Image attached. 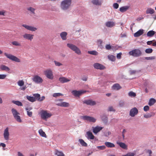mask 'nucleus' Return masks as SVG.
Wrapping results in <instances>:
<instances>
[{"mask_svg": "<svg viewBox=\"0 0 156 156\" xmlns=\"http://www.w3.org/2000/svg\"><path fill=\"white\" fill-rule=\"evenodd\" d=\"M71 0H64L61 4V8L63 10L68 9L71 4Z\"/></svg>", "mask_w": 156, "mask_h": 156, "instance_id": "f257e3e1", "label": "nucleus"}, {"mask_svg": "<svg viewBox=\"0 0 156 156\" xmlns=\"http://www.w3.org/2000/svg\"><path fill=\"white\" fill-rule=\"evenodd\" d=\"M67 46L71 49L78 55H80L81 52L80 49L75 45L71 44H67Z\"/></svg>", "mask_w": 156, "mask_h": 156, "instance_id": "f03ea898", "label": "nucleus"}, {"mask_svg": "<svg viewBox=\"0 0 156 156\" xmlns=\"http://www.w3.org/2000/svg\"><path fill=\"white\" fill-rule=\"evenodd\" d=\"M129 54L130 55L135 57H139L141 55L142 52L139 49H135L129 52Z\"/></svg>", "mask_w": 156, "mask_h": 156, "instance_id": "7ed1b4c3", "label": "nucleus"}, {"mask_svg": "<svg viewBox=\"0 0 156 156\" xmlns=\"http://www.w3.org/2000/svg\"><path fill=\"white\" fill-rule=\"evenodd\" d=\"M11 111L15 119L18 122H21L22 120L20 119V116L19 115H20V113L14 108L12 109Z\"/></svg>", "mask_w": 156, "mask_h": 156, "instance_id": "20e7f679", "label": "nucleus"}, {"mask_svg": "<svg viewBox=\"0 0 156 156\" xmlns=\"http://www.w3.org/2000/svg\"><path fill=\"white\" fill-rule=\"evenodd\" d=\"M41 115L42 119L46 120L47 119L50 117L52 114L51 113H48L46 111L42 110L41 112Z\"/></svg>", "mask_w": 156, "mask_h": 156, "instance_id": "39448f33", "label": "nucleus"}, {"mask_svg": "<svg viewBox=\"0 0 156 156\" xmlns=\"http://www.w3.org/2000/svg\"><path fill=\"white\" fill-rule=\"evenodd\" d=\"M44 74L46 77L52 80L54 78L52 71L50 69H47L44 71Z\"/></svg>", "mask_w": 156, "mask_h": 156, "instance_id": "423d86ee", "label": "nucleus"}, {"mask_svg": "<svg viewBox=\"0 0 156 156\" xmlns=\"http://www.w3.org/2000/svg\"><path fill=\"white\" fill-rule=\"evenodd\" d=\"M5 55L9 59L13 61L16 62H20V60L17 58L15 56H14L11 54H9L6 53H4Z\"/></svg>", "mask_w": 156, "mask_h": 156, "instance_id": "0eeeda50", "label": "nucleus"}, {"mask_svg": "<svg viewBox=\"0 0 156 156\" xmlns=\"http://www.w3.org/2000/svg\"><path fill=\"white\" fill-rule=\"evenodd\" d=\"M63 100L62 99H60L57 100L56 101V105L58 106L61 107H68L69 106V104L68 103L65 102H62Z\"/></svg>", "mask_w": 156, "mask_h": 156, "instance_id": "6e6552de", "label": "nucleus"}, {"mask_svg": "<svg viewBox=\"0 0 156 156\" xmlns=\"http://www.w3.org/2000/svg\"><path fill=\"white\" fill-rule=\"evenodd\" d=\"M33 81L36 83L40 84L43 81V79L37 75L34 76L32 79Z\"/></svg>", "mask_w": 156, "mask_h": 156, "instance_id": "1a4fd4ad", "label": "nucleus"}, {"mask_svg": "<svg viewBox=\"0 0 156 156\" xmlns=\"http://www.w3.org/2000/svg\"><path fill=\"white\" fill-rule=\"evenodd\" d=\"M86 91L81 90H73L72 91V94L75 97H79L80 95L85 93Z\"/></svg>", "mask_w": 156, "mask_h": 156, "instance_id": "9d476101", "label": "nucleus"}, {"mask_svg": "<svg viewBox=\"0 0 156 156\" xmlns=\"http://www.w3.org/2000/svg\"><path fill=\"white\" fill-rule=\"evenodd\" d=\"M9 128L7 127L4 129L3 133V136L5 140H8L9 139L10 134L9 132Z\"/></svg>", "mask_w": 156, "mask_h": 156, "instance_id": "9b49d317", "label": "nucleus"}, {"mask_svg": "<svg viewBox=\"0 0 156 156\" xmlns=\"http://www.w3.org/2000/svg\"><path fill=\"white\" fill-rule=\"evenodd\" d=\"M138 111L136 107L132 108L129 112V115L132 117H134L138 113Z\"/></svg>", "mask_w": 156, "mask_h": 156, "instance_id": "f8f14e48", "label": "nucleus"}, {"mask_svg": "<svg viewBox=\"0 0 156 156\" xmlns=\"http://www.w3.org/2000/svg\"><path fill=\"white\" fill-rule=\"evenodd\" d=\"M23 36L24 39L31 41L33 38L34 35L30 34L25 33Z\"/></svg>", "mask_w": 156, "mask_h": 156, "instance_id": "ddd939ff", "label": "nucleus"}, {"mask_svg": "<svg viewBox=\"0 0 156 156\" xmlns=\"http://www.w3.org/2000/svg\"><path fill=\"white\" fill-rule=\"evenodd\" d=\"M82 118L83 120H86L91 122H94L96 120V119L94 117L88 116H83Z\"/></svg>", "mask_w": 156, "mask_h": 156, "instance_id": "4468645a", "label": "nucleus"}, {"mask_svg": "<svg viewBox=\"0 0 156 156\" xmlns=\"http://www.w3.org/2000/svg\"><path fill=\"white\" fill-rule=\"evenodd\" d=\"M94 66L95 69H97L102 70L105 69V67L104 66L98 63H94Z\"/></svg>", "mask_w": 156, "mask_h": 156, "instance_id": "2eb2a0df", "label": "nucleus"}, {"mask_svg": "<svg viewBox=\"0 0 156 156\" xmlns=\"http://www.w3.org/2000/svg\"><path fill=\"white\" fill-rule=\"evenodd\" d=\"M22 26L27 30L32 31H35L37 29V28H36V27L31 26H28L26 24H23Z\"/></svg>", "mask_w": 156, "mask_h": 156, "instance_id": "dca6fc26", "label": "nucleus"}, {"mask_svg": "<svg viewBox=\"0 0 156 156\" xmlns=\"http://www.w3.org/2000/svg\"><path fill=\"white\" fill-rule=\"evenodd\" d=\"M33 96L36 99V100H37L39 101H41L44 100L45 99V97L44 96H42L41 98L40 97V94H33Z\"/></svg>", "mask_w": 156, "mask_h": 156, "instance_id": "f3484780", "label": "nucleus"}, {"mask_svg": "<svg viewBox=\"0 0 156 156\" xmlns=\"http://www.w3.org/2000/svg\"><path fill=\"white\" fill-rule=\"evenodd\" d=\"M103 128V127L99 126H97L95 127H93L92 129L93 132L95 134H96L100 131Z\"/></svg>", "mask_w": 156, "mask_h": 156, "instance_id": "a211bd4d", "label": "nucleus"}, {"mask_svg": "<svg viewBox=\"0 0 156 156\" xmlns=\"http://www.w3.org/2000/svg\"><path fill=\"white\" fill-rule=\"evenodd\" d=\"M87 137L88 139L93 140L95 136L90 131H87L86 133Z\"/></svg>", "mask_w": 156, "mask_h": 156, "instance_id": "6ab92c4d", "label": "nucleus"}, {"mask_svg": "<svg viewBox=\"0 0 156 156\" xmlns=\"http://www.w3.org/2000/svg\"><path fill=\"white\" fill-rule=\"evenodd\" d=\"M83 103L90 105H94L96 104L95 101L90 100L85 101H83Z\"/></svg>", "mask_w": 156, "mask_h": 156, "instance_id": "aec40b11", "label": "nucleus"}, {"mask_svg": "<svg viewBox=\"0 0 156 156\" xmlns=\"http://www.w3.org/2000/svg\"><path fill=\"white\" fill-rule=\"evenodd\" d=\"M115 23L113 21H108L105 23L106 26L108 27H112L115 25Z\"/></svg>", "mask_w": 156, "mask_h": 156, "instance_id": "412c9836", "label": "nucleus"}, {"mask_svg": "<svg viewBox=\"0 0 156 156\" xmlns=\"http://www.w3.org/2000/svg\"><path fill=\"white\" fill-rule=\"evenodd\" d=\"M143 33V29H140L137 32L134 33V36L136 37H138L142 35Z\"/></svg>", "mask_w": 156, "mask_h": 156, "instance_id": "4be33fe9", "label": "nucleus"}, {"mask_svg": "<svg viewBox=\"0 0 156 156\" xmlns=\"http://www.w3.org/2000/svg\"><path fill=\"white\" fill-rule=\"evenodd\" d=\"M105 146L109 148L114 147H115V145L114 144L109 142H105Z\"/></svg>", "mask_w": 156, "mask_h": 156, "instance_id": "5701e85b", "label": "nucleus"}, {"mask_svg": "<svg viewBox=\"0 0 156 156\" xmlns=\"http://www.w3.org/2000/svg\"><path fill=\"white\" fill-rule=\"evenodd\" d=\"M59 80L62 83H66L70 81V80L68 79L65 77H60L59 78Z\"/></svg>", "mask_w": 156, "mask_h": 156, "instance_id": "b1692460", "label": "nucleus"}, {"mask_svg": "<svg viewBox=\"0 0 156 156\" xmlns=\"http://www.w3.org/2000/svg\"><path fill=\"white\" fill-rule=\"evenodd\" d=\"M112 88L113 90H118L121 88V87L119 84L115 83L113 85Z\"/></svg>", "mask_w": 156, "mask_h": 156, "instance_id": "393cba45", "label": "nucleus"}, {"mask_svg": "<svg viewBox=\"0 0 156 156\" xmlns=\"http://www.w3.org/2000/svg\"><path fill=\"white\" fill-rule=\"evenodd\" d=\"M92 3L96 5H101L102 2V1L99 0H92Z\"/></svg>", "mask_w": 156, "mask_h": 156, "instance_id": "a878e982", "label": "nucleus"}, {"mask_svg": "<svg viewBox=\"0 0 156 156\" xmlns=\"http://www.w3.org/2000/svg\"><path fill=\"white\" fill-rule=\"evenodd\" d=\"M67 35V33L65 32H62L60 34L61 38L63 40H65L66 39Z\"/></svg>", "mask_w": 156, "mask_h": 156, "instance_id": "bb28decb", "label": "nucleus"}, {"mask_svg": "<svg viewBox=\"0 0 156 156\" xmlns=\"http://www.w3.org/2000/svg\"><path fill=\"white\" fill-rule=\"evenodd\" d=\"M117 144L122 148L124 149H126L127 148V146L124 143L117 142Z\"/></svg>", "mask_w": 156, "mask_h": 156, "instance_id": "cd10ccee", "label": "nucleus"}, {"mask_svg": "<svg viewBox=\"0 0 156 156\" xmlns=\"http://www.w3.org/2000/svg\"><path fill=\"white\" fill-rule=\"evenodd\" d=\"M128 6H123L120 8L119 10L121 12H124L127 11L129 8Z\"/></svg>", "mask_w": 156, "mask_h": 156, "instance_id": "c85d7f7f", "label": "nucleus"}, {"mask_svg": "<svg viewBox=\"0 0 156 156\" xmlns=\"http://www.w3.org/2000/svg\"><path fill=\"white\" fill-rule=\"evenodd\" d=\"M0 68L1 70L3 71H9L10 70L9 68L8 67L3 65L0 66Z\"/></svg>", "mask_w": 156, "mask_h": 156, "instance_id": "c756f323", "label": "nucleus"}, {"mask_svg": "<svg viewBox=\"0 0 156 156\" xmlns=\"http://www.w3.org/2000/svg\"><path fill=\"white\" fill-rule=\"evenodd\" d=\"M55 154L58 156H65V155L62 151H60L55 150Z\"/></svg>", "mask_w": 156, "mask_h": 156, "instance_id": "7c9ffc66", "label": "nucleus"}, {"mask_svg": "<svg viewBox=\"0 0 156 156\" xmlns=\"http://www.w3.org/2000/svg\"><path fill=\"white\" fill-rule=\"evenodd\" d=\"M154 10L151 8H147L146 11V13L147 14H152L154 13Z\"/></svg>", "mask_w": 156, "mask_h": 156, "instance_id": "2f4dec72", "label": "nucleus"}, {"mask_svg": "<svg viewBox=\"0 0 156 156\" xmlns=\"http://www.w3.org/2000/svg\"><path fill=\"white\" fill-rule=\"evenodd\" d=\"M26 98L28 100L31 102H34L36 101L35 98L33 97L27 96Z\"/></svg>", "mask_w": 156, "mask_h": 156, "instance_id": "473e14b6", "label": "nucleus"}, {"mask_svg": "<svg viewBox=\"0 0 156 156\" xmlns=\"http://www.w3.org/2000/svg\"><path fill=\"white\" fill-rule=\"evenodd\" d=\"M154 113H148L147 114H145L144 115V117L146 118H148L154 116Z\"/></svg>", "mask_w": 156, "mask_h": 156, "instance_id": "72a5a7b5", "label": "nucleus"}, {"mask_svg": "<svg viewBox=\"0 0 156 156\" xmlns=\"http://www.w3.org/2000/svg\"><path fill=\"white\" fill-rule=\"evenodd\" d=\"M38 132L41 136L46 137V135L45 132H44L42 129H40L39 130Z\"/></svg>", "mask_w": 156, "mask_h": 156, "instance_id": "f704fd0d", "label": "nucleus"}, {"mask_svg": "<svg viewBox=\"0 0 156 156\" xmlns=\"http://www.w3.org/2000/svg\"><path fill=\"white\" fill-rule=\"evenodd\" d=\"M156 102L155 100L153 98L151 99L149 101L148 105L150 106L153 105Z\"/></svg>", "mask_w": 156, "mask_h": 156, "instance_id": "c9c22d12", "label": "nucleus"}, {"mask_svg": "<svg viewBox=\"0 0 156 156\" xmlns=\"http://www.w3.org/2000/svg\"><path fill=\"white\" fill-rule=\"evenodd\" d=\"M108 59L114 62L115 60V57L113 55H108Z\"/></svg>", "mask_w": 156, "mask_h": 156, "instance_id": "e433bc0d", "label": "nucleus"}, {"mask_svg": "<svg viewBox=\"0 0 156 156\" xmlns=\"http://www.w3.org/2000/svg\"><path fill=\"white\" fill-rule=\"evenodd\" d=\"M81 144L83 146L87 147V144L82 139H80L79 140Z\"/></svg>", "mask_w": 156, "mask_h": 156, "instance_id": "4c0bfd02", "label": "nucleus"}, {"mask_svg": "<svg viewBox=\"0 0 156 156\" xmlns=\"http://www.w3.org/2000/svg\"><path fill=\"white\" fill-rule=\"evenodd\" d=\"M154 34L155 32L153 30H150L147 32V35L148 37H152L154 35Z\"/></svg>", "mask_w": 156, "mask_h": 156, "instance_id": "58836bf2", "label": "nucleus"}, {"mask_svg": "<svg viewBox=\"0 0 156 156\" xmlns=\"http://www.w3.org/2000/svg\"><path fill=\"white\" fill-rule=\"evenodd\" d=\"M12 102L14 104L18 106H22L23 104L22 103L18 101H13Z\"/></svg>", "mask_w": 156, "mask_h": 156, "instance_id": "ea45409f", "label": "nucleus"}, {"mask_svg": "<svg viewBox=\"0 0 156 156\" xmlns=\"http://www.w3.org/2000/svg\"><path fill=\"white\" fill-rule=\"evenodd\" d=\"M128 95L131 97H135L136 94L133 91H130L128 93Z\"/></svg>", "mask_w": 156, "mask_h": 156, "instance_id": "a19ab883", "label": "nucleus"}, {"mask_svg": "<svg viewBox=\"0 0 156 156\" xmlns=\"http://www.w3.org/2000/svg\"><path fill=\"white\" fill-rule=\"evenodd\" d=\"M88 53L91 55H97L98 54V52L95 51H88Z\"/></svg>", "mask_w": 156, "mask_h": 156, "instance_id": "79ce46f5", "label": "nucleus"}, {"mask_svg": "<svg viewBox=\"0 0 156 156\" xmlns=\"http://www.w3.org/2000/svg\"><path fill=\"white\" fill-rule=\"evenodd\" d=\"M27 10L30 11L33 14H35V9L33 7H30L27 8Z\"/></svg>", "mask_w": 156, "mask_h": 156, "instance_id": "37998d69", "label": "nucleus"}, {"mask_svg": "<svg viewBox=\"0 0 156 156\" xmlns=\"http://www.w3.org/2000/svg\"><path fill=\"white\" fill-rule=\"evenodd\" d=\"M63 95L61 93H55L53 94V96L54 97L56 98V97H59L60 96H63Z\"/></svg>", "mask_w": 156, "mask_h": 156, "instance_id": "c03bdc74", "label": "nucleus"}, {"mask_svg": "<svg viewBox=\"0 0 156 156\" xmlns=\"http://www.w3.org/2000/svg\"><path fill=\"white\" fill-rule=\"evenodd\" d=\"M152 49L151 48L147 49L145 50V52L148 54L151 53L152 52Z\"/></svg>", "mask_w": 156, "mask_h": 156, "instance_id": "a18cd8bd", "label": "nucleus"}, {"mask_svg": "<svg viewBox=\"0 0 156 156\" xmlns=\"http://www.w3.org/2000/svg\"><path fill=\"white\" fill-rule=\"evenodd\" d=\"M26 110L27 111V115H28L30 117H31L32 115V112L28 111V108H26Z\"/></svg>", "mask_w": 156, "mask_h": 156, "instance_id": "49530a36", "label": "nucleus"}, {"mask_svg": "<svg viewBox=\"0 0 156 156\" xmlns=\"http://www.w3.org/2000/svg\"><path fill=\"white\" fill-rule=\"evenodd\" d=\"M12 44L13 45H15L16 46H20L21 45L17 41H13L12 42Z\"/></svg>", "mask_w": 156, "mask_h": 156, "instance_id": "de8ad7c7", "label": "nucleus"}, {"mask_svg": "<svg viewBox=\"0 0 156 156\" xmlns=\"http://www.w3.org/2000/svg\"><path fill=\"white\" fill-rule=\"evenodd\" d=\"M54 62L55 64V65L56 66H59L62 65V64L60 62H57L56 61H54Z\"/></svg>", "mask_w": 156, "mask_h": 156, "instance_id": "09e8293b", "label": "nucleus"}, {"mask_svg": "<svg viewBox=\"0 0 156 156\" xmlns=\"http://www.w3.org/2000/svg\"><path fill=\"white\" fill-rule=\"evenodd\" d=\"M18 85L20 86H22L24 84V82L22 80H19L18 82Z\"/></svg>", "mask_w": 156, "mask_h": 156, "instance_id": "8fccbe9b", "label": "nucleus"}, {"mask_svg": "<svg viewBox=\"0 0 156 156\" xmlns=\"http://www.w3.org/2000/svg\"><path fill=\"white\" fill-rule=\"evenodd\" d=\"M108 111L115 112V110L113 108V107L112 106H110L108 107Z\"/></svg>", "mask_w": 156, "mask_h": 156, "instance_id": "3c124183", "label": "nucleus"}, {"mask_svg": "<svg viewBox=\"0 0 156 156\" xmlns=\"http://www.w3.org/2000/svg\"><path fill=\"white\" fill-rule=\"evenodd\" d=\"M135 154L133 153H129L126 154L122 155V156H134Z\"/></svg>", "mask_w": 156, "mask_h": 156, "instance_id": "603ef678", "label": "nucleus"}, {"mask_svg": "<svg viewBox=\"0 0 156 156\" xmlns=\"http://www.w3.org/2000/svg\"><path fill=\"white\" fill-rule=\"evenodd\" d=\"M97 148L100 150H104L106 148L105 146L103 145L101 146H99L97 147Z\"/></svg>", "mask_w": 156, "mask_h": 156, "instance_id": "864d4df0", "label": "nucleus"}, {"mask_svg": "<svg viewBox=\"0 0 156 156\" xmlns=\"http://www.w3.org/2000/svg\"><path fill=\"white\" fill-rule=\"evenodd\" d=\"M112 48V46L110 44H106L105 46V48L107 50H109Z\"/></svg>", "mask_w": 156, "mask_h": 156, "instance_id": "5fc2aeb1", "label": "nucleus"}, {"mask_svg": "<svg viewBox=\"0 0 156 156\" xmlns=\"http://www.w3.org/2000/svg\"><path fill=\"white\" fill-rule=\"evenodd\" d=\"M149 109V107L148 105H146L144 107V110L145 112L148 111Z\"/></svg>", "mask_w": 156, "mask_h": 156, "instance_id": "6e6d98bb", "label": "nucleus"}, {"mask_svg": "<svg viewBox=\"0 0 156 156\" xmlns=\"http://www.w3.org/2000/svg\"><path fill=\"white\" fill-rule=\"evenodd\" d=\"M155 58L154 56H151L149 57H145V59L147 60H153Z\"/></svg>", "mask_w": 156, "mask_h": 156, "instance_id": "4d7b16f0", "label": "nucleus"}, {"mask_svg": "<svg viewBox=\"0 0 156 156\" xmlns=\"http://www.w3.org/2000/svg\"><path fill=\"white\" fill-rule=\"evenodd\" d=\"M119 4L116 3H114L113 5V6L114 8L115 9H118L119 7Z\"/></svg>", "mask_w": 156, "mask_h": 156, "instance_id": "13d9d810", "label": "nucleus"}, {"mask_svg": "<svg viewBox=\"0 0 156 156\" xmlns=\"http://www.w3.org/2000/svg\"><path fill=\"white\" fill-rule=\"evenodd\" d=\"M6 76V75L5 74H0V79H4Z\"/></svg>", "mask_w": 156, "mask_h": 156, "instance_id": "bf43d9fd", "label": "nucleus"}, {"mask_svg": "<svg viewBox=\"0 0 156 156\" xmlns=\"http://www.w3.org/2000/svg\"><path fill=\"white\" fill-rule=\"evenodd\" d=\"M5 11L4 10L0 11V15L5 16Z\"/></svg>", "mask_w": 156, "mask_h": 156, "instance_id": "052dcab7", "label": "nucleus"}, {"mask_svg": "<svg viewBox=\"0 0 156 156\" xmlns=\"http://www.w3.org/2000/svg\"><path fill=\"white\" fill-rule=\"evenodd\" d=\"M122 55V53L121 52H120L117 55V58L118 59H119L121 58V55Z\"/></svg>", "mask_w": 156, "mask_h": 156, "instance_id": "680f3d73", "label": "nucleus"}, {"mask_svg": "<svg viewBox=\"0 0 156 156\" xmlns=\"http://www.w3.org/2000/svg\"><path fill=\"white\" fill-rule=\"evenodd\" d=\"M111 134V133L110 132L108 131L107 132H106L105 133V136H108L110 134Z\"/></svg>", "mask_w": 156, "mask_h": 156, "instance_id": "e2e57ef3", "label": "nucleus"}, {"mask_svg": "<svg viewBox=\"0 0 156 156\" xmlns=\"http://www.w3.org/2000/svg\"><path fill=\"white\" fill-rule=\"evenodd\" d=\"M125 103L123 101H120L119 103V105L120 107H123L124 106Z\"/></svg>", "mask_w": 156, "mask_h": 156, "instance_id": "0e129e2a", "label": "nucleus"}, {"mask_svg": "<svg viewBox=\"0 0 156 156\" xmlns=\"http://www.w3.org/2000/svg\"><path fill=\"white\" fill-rule=\"evenodd\" d=\"M136 72V71L135 70H131L130 71V73L131 74H135Z\"/></svg>", "mask_w": 156, "mask_h": 156, "instance_id": "69168bd1", "label": "nucleus"}, {"mask_svg": "<svg viewBox=\"0 0 156 156\" xmlns=\"http://www.w3.org/2000/svg\"><path fill=\"white\" fill-rule=\"evenodd\" d=\"M18 156H24L23 155L22 153L20 152H18Z\"/></svg>", "mask_w": 156, "mask_h": 156, "instance_id": "338daca9", "label": "nucleus"}, {"mask_svg": "<svg viewBox=\"0 0 156 156\" xmlns=\"http://www.w3.org/2000/svg\"><path fill=\"white\" fill-rule=\"evenodd\" d=\"M147 152L149 154V156H151L152 153V152L151 150H147Z\"/></svg>", "mask_w": 156, "mask_h": 156, "instance_id": "774afa93", "label": "nucleus"}]
</instances>
